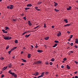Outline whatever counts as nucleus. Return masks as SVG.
<instances>
[{"label": "nucleus", "mask_w": 78, "mask_h": 78, "mask_svg": "<svg viewBox=\"0 0 78 78\" xmlns=\"http://www.w3.org/2000/svg\"><path fill=\"white\" fill-rule=\"evenodd\" d=\"M7 8L8 9H13V5H8L7 7Z\"/></svg>", "instance_id": "f257e3e1"}, {"label": "nucleus", "mask_w": 78, "mask_h": 78, "mask_svg": "<svg viewBox=\"0 0 78 78\" xmlns=\"http://www.w3.org/2000/svg\"><path fill=\"white\" fill-rule=\"evenodd\" d=\"M3 38L5 40H9L11 39V37H4Z\"/></svg>", "instance_id": "f03ea898"}, {"label": "nucleus", "mask_w": 78, "mask_h": 78, "mask_svg": "<svg viewBox=\"0 0 78 78\" xmlns=\"http://www.w3.org/2000/svg\"><path fill=\"white\" fill-rule=\"evenodd\" d=\"M42 63V61L38 60L36 62H35V64H41Z\"/></svg>", "instance_id": "7ed1b4c3"}, {"label": "nucleus", "mask_w": 78, "mask_h": 78, "mask_svg": "<svg viewBox=\"0 0 78 78\" xmlns=\"http://www.w3.org/2000/svg\"><path fill=\"white\" fill-rule=\"evenodd\" d=\"M39 74V73L38 72H36L35 73L33 74V75H34L35 76H37Z\"/></svg>", "instance_id": "20e7f679"}, {"label": "nucleus", "mask_w": 78, "mask_h": 78, "mask_svg": "<svg viewBox=\"0 0 78 78\" xmlns=\"http://www.w3.org/2000/svg\"><path fill=\"white\" fill-rule=\"evenodd\" d=\"M32 6V5L31 4H28L27 5V7H31Z\"/></svg>", "instance_id": "39448f33"}, {"label": "nucleus", "mask_w": 78, "mask_h": 78, "mask_svg": "<svg viewBox=\"0 0 78 78\" xmlns=\"http://www.w3.org/2000/svg\"><path fill=\"white\" fill-rule=\"evenodd\" d=\"M7 66H6V67H4L2 69V70L3 71H4V70H6V69H7Z\"/></svg>", "instance_id": "423d86ee"}, {"label": "nucleus", "mask_w": 78, "mask_h": 78, "mask_svg": "<svg viewBox=\"0 0 78 78\" xmlns=\"http://www.w3.org/2000/svg\"><path fill=\"white\" fill-rule=\"evenodd\" d=\"M61 32H59L58 34H57V36L59 37V36H60L61 35Z\"/></svg>", "instance_id": "0eeeda50"}, {"label": "nucleus", "mask_w": 78, "mask_h": 78, "mask_svg": "<svg viewBox=\"0 0 78 78\" xmlns=\"http://www.w3.org/2000/svg\"><path fill=\"white\" fill-rule=\"evenodd\" d=\"M2 31L3 33L7 34V31L5 30H2Z\"/></svg>", "instance_id": "6e6552de"}, {"label": "nucleus", "mask_w": 78, "mask_h": 78, "mask_svg": "<svg viewBox=\"0 0 78 78\" xmlns=\"http://www.w3.org/2000/svg\"><path fill=\"white\" fill-rule=\"evenodd\" d=\"M37 51L39 53H41L43 52L42 50H37Z\"/></svg>", "instance_id": "1a4fd4ad"}, {"label": "nucleus", "mask_w": 78, "mask_h": 78, "mask_svg": "<svg viewBox=\"0 0 78 78\" xmlns=\"http://www.w3.org/2000/svg\"><path fill=\"white\" fill-rule=\"evenodd\" d=\"M71 8H72L71 6H69L68 8H67V10H70L71 9Z\"/></svg>", "instance_id": "9d476101"}, {"label": "nucleus", "mask_w": 78, "mask_h": 78, "mask_svg": "<svg viewBox=\"0 0 78 78\" xmlns=\"http://www.w3.org/2000/svg\"><path fill=\"white\" fill-rule=\"evenodd\" d=\"M28 24L30 26H31L32 25V24L31 23V22L30 21H28Z\"/></svg>", "instance_id": "9b49d317"}, {"label": "nucleus", "mask_w": 78, "mask_h": 78, "mask_svg": "<svg viewBox=\"0 0 78 78\" xmlns=\"http://www.w3.org/2000/svg\"><path fill=\"white\" fill-rule=\"evenodd\" d=\"M12 66V65H11V64L10 63L8 65V66L9 68H11Z\"/></svg>", "instance_id": "f8f14e48"}, {"label": "nucleus", "mask_w": 78, "mask_h": 78, "mask_svg": "<svg viewBox=\"0 0 78 78\" xmlns=\"http://www.w3.org/2000/svg\"><path fill=\"white\" fill-rule=\"evenodd\" d=\"M75 42L76 43H77L78 44V39H75Z\"/></svg>", "instance_id": "ddd939ff"}, {"label": "nucleus", "mask_w": 78, "mask_h": 78, "mask_svg": "<svg viewBox=\"0 0 78 78\" xmlns=\"http://www.w3.org/2000/svg\"><path fill=\"white\" fill-rule=\"evenodd\" d=\"M66 68L67 69H70V67L69 65H67L66 66Z\"/></svg>", "instance_id": "4468645a"}, {"label": "nucleus", "mask_w": 78, "mask_h": 78, "mask_svg": "<svg viewBox=\"0 0 78 78\" xmlns=\"http://www.w3.org/2000/svg\"><path fill=\"white\" fill-rule=\"evenodd\" d=\"M31 55V54H28V55H27L28 58H30Z\"/></svg>", "instance_id": "2eb2a0df"}, {"label": "nucleus", "mask_w": 78, "mask_h": 78, "mask_svg": "<svg viewBox=\"0 0 78 78\" xmlns=\"http://www.w3.org/2000/svg\"><path fill=\"white\" fill-rule=\"evenodd\" d=\"M49 38V37H45L44 38V39L45 40H47Z\"/></svg>", "instance_id": "dca6fc26"}, {"label": "nucleus", "mask_w": 78, "mask_h": 78, "mask_svg": "<svg viewBox=\"0 0 78 78\" xmlns=\"http://www.w3.org/2000/svg\"><path fill=\"white\" fill-rule=\"evenodd\" d=\"M30 35V34H28V35H26L25 36V37H29V36Z\"/></svg>", "instance_id": "f3484780"}, {"label": "nucleus", "mask_w": 78, "mask_h": 78, "mask_svg": "<svg viewBox=\"0 0 78 78\" xmlns=\"http://www.w3.org/2000/svg\"><path fill=\"white\" fill-rule=\"evenodd\" d=\"M64 21L66 23H67L68 22L67 19H64Z\"/></svg>", "instance_id": "a211bd4d"}, {"label": "nucleus", "mask_w": 78, "mask_h": 78, "mask_svg": "<svg viewBox=\"0 0 78 78\" xmlns=\"http://www.w3.org/2000/svg\"><path fill=\"white\" fill-rule=\"evenodd\" d=\"M54 3H55L54 6H56L57 5H58V4L57 3H56V2H54Z\"/></svg>", "instance_id": "6ab92c4d"}, {"label": "nucleus", "mask_w": 78, "mask_h": 78, "mask_svg": "<svg viewBox=\"0 0 78 78\" xmlns=\"http://www.w3.org/2000/svg\"><path fill=\"white\" fill-rule=\"evenodd\" d=\"M5 30H7L9 29V27H5Z\"/></svg>", "instance_id": "aec40b11"}, {"label": "nucleus", "mask_w": 78, "mask_h": 78, "mask_svg": "<svg viewBox=\"0 0 78 78\" xmlns=\"http://www.w3.org/2000/svg\"><path fill=\"white\" fill-rule=\"evenodd\" d=\"M21 60H23V61L24 62H27V61L25 60H24V59H23L21 58Z\"/></svg>", "instance_id": "412c9836"}, {"label": "nucleus", "mask_w": 78, "mask_h": 78, "mask_svg": "<svg viewBox=\"0 0 78 78\" xmlns=\"http://www.w3.org/2000/svg\"><path fill=\"white\" fill-rule=\"evenodd\" d=\"M57 45V44H55L53 46V48H55L56 47V46Z\"/></svg>", "instance_id": "4be33fe9"}, {"label": "nucleus", "mask_w": 78, "mask_h": 78, "mask_svg": "<svg viewBox=\"0 0 78 78\" xmlns=\"http://www.w3.org/2000/svg\"><path fill=\"white\" fill-rule=\"evenodd\" d=\"M42 3V2H38V5H41V3Z\"/></svg>", "instance_id": "5701e85b"}, {"label": "nucleus", "mask_w": 78, "mask_h": 78, "mask_svg": "<svg viewBox=\"0 0 78 78\" xmlns=\"http://www.w3.org/2000/svg\"><path fill=\"white\" fill-rule=\"evenodd\" d=\"M45 74V72H42L41 73V75H42V76H43V75H44Z\"/></svg>", "instance_id": "b1692460"}, {"label": "nucleus", "mask_w": 78, "mask_h": 78, "mask_svg": "<svg viewBox=\"0 0 78 78\" xmlns=\"http://www.w3.org/2000/svg\"><path fill=\"white\" fill-rule=\"evenodd\" d=\"M30 9V8H29L28 7H26V8H25V10H28L29 9Z\"/></svg>", "instance_id": "393cba45"}, {"label": "nucleus", "mask_w": 78, "mask_h": 78, "mask_svg": "<svg viewBox=\"0 0 78 78\" xmlns=\"http://www.w3.org/2000/svg\"><path fill=\"white\" fill-rule=\"evenodd\" d=\"M55 11L56 12H58L59 10L56 9H55Z\"/></svg>", "instance_id": "a878e982"}, {"label": "nucleus", "mask_w": 78, "mask_h": 78, "mask_svg": "<svg viewBox=\"0 0 78 78\" xmlns=\"http://www.w3.org/2000/svg\"><path fill=\"white\" fill-rule=\"evenodd\" d=\"M51 61L52 62H54L55 61V60L54 59V58H53L52 59H51Z\"/></svg>", "instance_id": "bb28decb"}, {"label": "nucleus", "mask_w": 78, "mask_h": 78, "mask_svg": "<svg viewBox=\"0 0 78 78\" xmlns=\"http://www.w3.org/2000/svg\"><path fill=\"white\" fill-rule=\"evenodd\" d=\"M54 42L55 43H59V41H54Z\"/></svg>", "instance_id": "cd10ccee"}, {"label": "nucleus", "mask_w": 78, "mask_h": 78, "mask_svg": "<svg viewBox=\"0 0 78 78\" xmlns=\"http://www.w3.org/2000/svg\"><path fill=\"white\" fill-rule=\"evenodd\" d=\"M14 77L15 78H16L17 77V75L16 74H14Z\"/></svg>", "instance_id": "c85d7f7f"}, {"label": "nucleus", "mask_w": 78, "mask_h": 78, "mask_svg": "<svg viewBox=\"0 0 78 78\" xmlns=\"http://www.w3.org/2000/svg\"><path fill=\"white\" fill-rule=\"evenodd\" d=\"M18 41H17V40H16L15 41V43H18Z\"/></svg>", "instance_id": "c756f323"}, {"label": "nucleus", "mask_w": 78, "mask_h": 78, "mask_svg": "<svg viewBox=\"0 0 78 78\" xmlns=\"http://www.w3.org/2000/svg\"><path fill=\"white\" fill-rule=\"evenodd\" d=\"M39 27V26H37V27H35V28H34V29H36V28H37L38 27Z\"/></svg>", "instance_id": "7c9ffc66"}, {"label": "nucleus", "mask_w": 78, "mask_h": 78, "mask_svg": "<svg viewBox=\"0 0 78 78\" xmlns=\"http://www.w3.org/2000/svg\"><path fill=\"white\" fill-rule=\"evenodd\" d=\"M11 50H10V51H8V53L9 54H10L11 53Z\"/></svg>", "instance_id": "2f4dec72"}, {"label": "nucleus", "mask_w": 78, "mask_h": 78, "mask_svg": "<svg viewBox=\"0 0 78 78\" xmlns=\"http://www.w3.org/2000/svg\"><path fill=\"white\" fill-rule=\"evenodd\" d=\"M27 33V31H25V32H23V33L22 34H23V35H24V34H26Z\"/></svg>", "instance_id": "473e14b6"}, {"label": "nucleus", "mask_w": 78, "mask_h": 78, "mask_svg": "<svg viewBox=\"0 0 78 78\" xmlns=\"http://www.w3.org/2000/svg\"><path fill=\"white\" fill-rule=\"evenodd\" d=\"M43 76H43L41 75H40V76H38V77L40 78V77H43Z\"/></svg>", "instance_id": "72a5a7b5"}, {"label": "nucleus", "mask_w": 78, "mask_h": 78, "mask_svg": "<svg viewBox=\"0 0 78 78\" xmlns=\"http://www.w3.org/2000/svg\"><path fill=\"white\" fill-rule=\"evenodd\" d=\"M23 19L24 20H27V19L26 18V17L25 16V17H23Z\"/></svg>", "instance_id": "f704fd0d"}, {"label": "nucleus", "mask_w": 78, "mask_h": 78, "mask_svg": "<svg viewBox=\"0 0 78 78\" xmlns=\"http://www.w3.org/2000/svg\"><path fill=\"white\" fill-rule=\"evenodd\" d=\"M11 72V70H9V73L10 74H11V73H12V72Z\"/></svg>", "instance_id": "c9c22d12"}, {"label": "nucleus", "mask_w": 78, "mask_h": 78, "mask_svg": "<svg viewBox=\"0 0 78 78\" xmlns=\"http://www.w3.org/2000/svg\"><path fill=\"white\" fill-rule=\"evenodd\" d=\"M49 72H46L45 73V74L46 75H48V74H49Z\"/></svg>", "instance_id": "e433bc0d"}, {"label": "nucleus", "mask_w": 78, "mask_h": 78, "mask_svg": "<svg viewBox=\"0 0 78 78\" xmlns=\"http://www.w3.org/2000/svg\"><path fill=\"white\" fill-rule=\"evenodd\" d=\"M73 37V35H71L70 36L69 38L71 39Z\"/></svg>", "instance_id": "4c0bfd02"}, {"label": "nucleus", "mask_w": 78, "mask_h": 78, "mask_svg": "<svg viewBox=\"0 0 78 78\" xmlns=\"http://www.w3.org/2000/svg\"><path fill=\"white\" fill-rule=\"evenodd\" d=\"M14 74H15V73H11V74L13 75V76H14Z\"/></svg>", "instance_id": "58836bf2"}, {"label": "nucleus", "mask_w": 78, "mask_h": 78, "mask_svg": "<svg viewBox=\"0 0 78 78\" xmlns=\"http://www.w3.org/2000/svg\"><path fill=\"white\" fill-rule=\"evenodd\" d=\"M9 48V46H7L6 48V49H8V48Z\"/></svg>", "instance_id": "ea45409f"}, {"label": "nucleus", "mask_w": 78, "mask_h": 78, "mask_svg": "<svg viewBox=\"0 0 78 78\" xmlns=\"http://www.w3.org/2000/svg\"><path fill=\"white\" fill-rule=\"evenodd\" d=\"M49 64L51 65H52L53 63H52V62H50Z\"/></svg>", "instance_id": "a19ab883"}, {"label": "nucleus", "mask_w": 78, "mask_h": 78, "mask_svg": "<svg viewBox=\"0 0 78 78\" xmlns=\"http://www.w3.org/2000/svg\"><path fill=\"white\" fill-rule=\"evenodd\" d=\"M74 62L76 64H78V62L76 61H74Z\"/></svg>", "instance_id": "79ce46f5"}, {"label": "nucleus", "mask_w": 78, "mask_h": 78, "mask_svg": "<svg viewBox=\"0 0 78 78\" xmlns=\"http://www.w3.org/2000/svg\"><path fill=\"white\" fill-rule=\"evenodd\" d=\"M64 61H66L67 60V58H63Z\"/></svg>", "instance_id": "37998d69"}, {"label": "nucleus", "mask_w": 78, "mask_h": 78, "mask_svg": "<svg viewBox=\"0 0 78 78\" xmlns=\"http://www.w3.org/2000/svg\"><path fill=\"white\" fill-rule=\"evenodd\" d=\"M46 24H45V23H44V28H46Z\"/></svg>", "instance_id": "c03bdc74"}, {"label": "nucleus", "mask_w": 78, "mask_h": 78, "mask_svg": "<svg viewBox=\"0 0 78 78\" xmlns=\"http://www.w3.org/2000/svg\"><path fill=\"white\" fill-rule=\"evenodd\" d=\"M48 64H49V63L47 62H45V64L46 65H48Z\"/></svg>", "instance_id": "a18cd8bd"}, {"label": "nucleus", "mask_w": 78, "mask_h": 78, "mask_svg": "<svg viewBox=\"0 0 78 78\" xmlns=\"http://www.w3.org/2000/svg\"><path fill=\"white\" fill-rule=\"evenodd\" d=\"M25 49H26V48H24L23 49V51H25Z\"/></svg>", "instance_id": "49530a36"}, {"label": "nucleus", "mask_w": 78, "mask_h": 78, "mask_svg": "<svg viewBox=\"0 0 78 78\" xmlns=\"http://www.w3.org/2000/svg\"><path fill=\"white\" fill-rule=\"evenodd\" d=\"M4 76V75H2L1 76V78H3Z\"/></svg>", "instance_id": "de8ad7c7"}, {"label": "nucleus", "mask_w": 78, "mask_h": 78, "mask_svg": "<svg viewBox=\"0 0 78 78\" xmlns=\"http://www.w3.org/2000/svg\"><path fill=\"white\" fill-rule=\"evenodd\" d=\"M1 60H3L4 59V58L3 57H1L0 58Z\"/></svg>", "instance_id": "09e8293b"}, {"label": "nucleus", "mask_w": 78, "mask_h": 78, "mask_svg": "<svg viewBox=\"0 0 78 78\" xmlns=\"http://www.w3.org/2000/svg\"><path fill=\"white\" fill-rule=\"evenodd\" d=\"M17 48V47H15L13 48L14 50L15 49H16V48Z\"/></svg>", "instance_id": "8fccbe9b"}, {"label": "nucleus", "mask_w": 78, "mask_h": 78, "mask_svg": "<svg viewBox=\"0 0 78 78\" xmlns=\"http://www.w3.org/2000/svg\"><path fill=\"white\" fill-rule=\"evenodd\" d=\"M73 43H71L70 44V45H71V46L73 45Z\"/></svg>", "instance_id": "3c124183"}, {"label": "nucleus", "mask_w": 78, "mask_h": 78, "mask_svg": "<svg viewBox=\"0 0 78 78\" xmlns=\"http://www.w3.org/2000/svg\"><path fill=\"white\" fill-rule=\"evenodd\" d=\"M74 47H75L76 48H78V46H77L74 45Z\"/></svg>", "instance_id": "603ef678"}, {"label": "nucleus", "mask_w": 78, "mask_h": 78, "mask_svg": "<svg viewBox=\"0 0 78 78\" xmlns=\"http://www.w3.org/2000/svg\"><path fill=\"white\" fill-rule=\"evenodd\" d=\"M69 52H70L71 53H73V51H69Z\"/></svg>", "instance_id": "864d4df0"}, {"label": "nucleus", "mask_w": 78, "mask_h": 78, "mask_svg": "<svg viewBox=\"0 0 78 78\" xmlns=\"http://www.w3.org/2000/svg\"><path fill=\"white\" fill-rule=\"evenodd\" d=\"M37 47H38V46H37V44H36V46H35V48H37Z\"/></svg>", "instance_id": "5fc2aeb1"}, {"label": "nucleus", "mask_w": 78, "mask_h": 78, "mask_svg": "<svg viewBox=\"0 0 78 78\" xmlns=\"http://www.w3.org/2000/svg\"><path fill=\"white\" fill-rule=\"evenodd\" d=\"M64 67V66L63 65L61 66V68H62V69H63V68Z\"/></svg>", "instance_id": "6e6d98bb"}, {"label": "nucleus", "mask_w": 78, "mask_h": 78, "mask_svg": "<svg viewBox=\"0 0 78 78\" xmlns=\"http://www.w3.org/2000/svg\"><path fill=\"white\" fill-rule=\"evenodd\" d=\"M13 21H14V22H16V19H13Z\"/></svg>", "instance_id": "4d7b16f0"}, {"label": "nucleus", "mask_w": 78, "mask_h": 78, "mask_svg": "<svg viewBox=\"0 0 78 78\" xmlns=\"http://www.w3.org/2000/svg\"><path fill=\"white\" fill-rule=\"evenodd\" d=\"M67 24V26H69L71 25V24Z\"/></svg>", "instance_id": "13d9d810"}, {"label": "nucleus", "mask_w": 78, "mask_h": 78, "mask_svg": "<svg viewBox=\"0 0 78 78\" xmlns=\"http://www.w3.org/2000/svg\"><path fill=\"white\" fill-rule=\"evenodd\" d=\"M77 73H78L77 71H76V72H74V74H76Z\"/></svg>", "instance_id": "bf43d9fd"}, {"label": "nucleus", "mask_w": 78, "mask_h": 78, "mask_svg": "<svg viewBox=\"0 0 78 78\" xmlns=\"http://www.w3.org/2000/svg\"><path fill=\"white\" fill-rule=\"evenodd\" d=\"M37 8H38V7H35V9H36V10H37Z\"/></svg>", "instance_id": "052dcab7"}, {"label": "nucleus", "mask_w": 78, "mask_h": 78, "mask_svg": "<svg viewBox=\"0 0 78 78\" xmlns=\"http://www.w3.org/2000/svg\"><path fill=\"white\" fill-rule=\"evenodd\" d=\"M70 40H71V39H70V38H69V39L68 40V41H70Z\"/></svg>", "instance_id": "680f3d73"}, {"label": "nucleus", "mask_w": 78, "mask_h": 78, "mask_svg": "<svg viewBox=\"0 0 78 78\" xmlns=\"http://www.w3.org/2000/svg\"><path fill=\"white\" fill-rule=\"evenodd\" d=\"M11 51H12L14 50V48H12L11 49Z\"/></svg>", "instance_id": "e2e57ef3"}, {"label": "nucleus", "mask_w": 78, "mask_h": 78, "mask_svg": "<svg viewBox=\"0 0 78 78\" xmlns=\"http://www.w3.org/2000/svg\"><path fill=\"white\" fill-rule=\"evenodd\" d=\"M75 78H78V76H75Z\"/></svg>", "instance_id": "0e129e2a"}, {"label": "nucleus", "mask_w": 78, "mask_h": 78, "mask_svg": "<svg viewBox=\"0 0 78 78\" xmlns=\"http://www.w3.org/2000/svg\"><path fill=\"white\" fill-rule=\"evenodd\" d=\"M67 32L68 33V34H69L70 33V32H69V31H68Z\"/></svg>", "instance_id": "69168bd1"}, {"label": "nucleus", "mask_w": 78, "mask_h": 78, "mask_svg": "<svg viewBox=\"0 0 78 78\" xmlns=\"http://www.w3.org/2000/svg\"><path fill=\"white\" fill-rule=\"evenodd\" d=\"M31 47L32 48H34V46H33L32 45H31Z\"/></svg>", "instance_id": "338daca9"}, {"label": "nucleus", "mask_w": 78, "mask_h": 78, "mask_svg": "<svg viewBox=\"0 0 78 78\" xmlns=\"http://www.w3.org/2000/svg\"><path fill=\"white\" fill-rule=\"evenodd\" d=\"M54 26H52V28H54Z\"/></svg>", "instance_id": "774afa93"}]
</instances>
